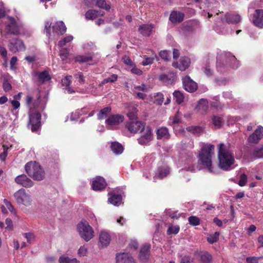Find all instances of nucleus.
<instances>
[{"mask_svg":"<svg viewBox=\"0 0 263 263\" xmlns=\"http://www.w3.org/2000/svg\"><path fill=\"white\" fill-rule=\"evenodd\" d=\"M214 158V146L212 144H204L198 155V162L209 173L215 174L217 172V168L213 164Z\"/></svg>","mask_w":263,"mask_h":263,"instance_id":"nucleus-1","label":"nucleus"},{"mask_svg":"<svg viewBox=\"0 0 263 263\" xmlns=\"http://www.w3.org/2000/svg\"><path fill=\"white\" fill-rule=\"evenodd\" d=\"M218 166L224 171H229L235 162L234 154L229 145L220 143L218 146Z\"/></svg>","mask_w":263,"mask_h":263,"instance_id":"nucleus-2","label":"nucleus"},{"mask_svg":"<svg viewBox=\"0 0 263 263\" xmlns=\"http://www.w3.org/2000/svg\"><path fill=\"white\" fill-rule=\"evenodd\" d=\"M25 171L28 175L35 180L44 179L45 173L40 165L35 161H30L25 165Z\"/></svg>","mask_w":263,"mask_h":263,"instance_id":"nucleus-3","label":"nucleus"},{"mask_svg":"<svg viewBox=\"0 0 263 263\" xmlns=\"http://www.w3.org/2000/svg\"><path fill=\"white\" fill-rule=\"evenodd\" d=\"M77 230L80 237L86 242L89 241L95 236L92 228L85 219H82L78 224Z\"/></svg>","mask_w":263,"mask_h":263,"instance_id":"nucleus-4","label":"nucleus"},{"mask_svg":"<svg viewBox=\"0 0 263 263\" xmlns=\"http://www.w3.org/2000/svg\"><path fill=\"white\" fill-rule=\"evenodd\" d=\"M41 115L36 111L30 110L29 113L28 127L32 132H36L41 127Z\"/></svg>","mask_w":263,"mask_h":263,"instance_id":"nucleus-5","label":"nucleus"},{"mask_svg":"<svg viewBox=\"0 0 263 263\" xmlns=\"http://www.w3.org/2000/svg\"><path fill=\"white\" fill-rule=\"evenodd\" d=\"M14 197L18 204H21L26 206H30L31 204V197L24 189L17 191L14 194Z\"/></svg>","mask_w":263,"mask_h":263,"instance_id":"nucleus-6","label":"nucleus"},{"mask_svg":"<svg viewBox=\"0 0 263 263\" xmlns=\"http://www.w3.org/2000/svg\"><path fill=\"white\" fill-rule=\"evenodd\" d=\"M124 120V117L119 114L112 115L105 120L107 128L109 129H114Z\"/></svg>","mask_w":263,"mask_h":263,"instance_id":"nucleus-7","label":"nucleus"},{"mask_svg":"<svg viewBox=\"0 0 263 263\" xmlns=\"http://www.w3.org/2000/svg\"><path fill=\"white\" fill-rule=\"evenodd\" d=\"M8 19L9 24L6 27V32L14 35H18L20 33V29L22 27V24L11 17H8Z\"/></svg>","mask_w":263,"mask_h":263,"instance_id":"nucleus-8","label":"nucleus"},{"mask_svg":"<svg viewBox=\"0 0 263 263\" xmlns=\"http://www.w3.org/2000/svg\"><path fill=\"white\" fill-rule=\"evenodd\" d=\"M153 139V135L151 128L147 127L141 136L138 139L139 144L141 145H146L149 144V142Z\"/></svg>","mask_w":263,"mask_h":263,"instance_id":"nucleus-9","label":"nucleus"},{"mask_svg":"<svg viewBox=\"0 0 263 263\" xmlns=\"http://www.w3.org/2000/svg\"><path fill=\"white\" fill-rule=\"evenodd\" d=\"M182 83L185 90L188 92H193L197 89V83L188 76L182 78Z\"/></svg>","mask_w":263,"mask_h":263,"instance_id":"nucleus-10","label":"nucleus"},{"mask_svg":"<svg viewBox=\"0 0 263 263\" xmlns=\"http://www.w3.org/2000/svg\"><path fill=\"white\" fill-rule=\"evenodd\" d=\"M107 183L105 179L101 176H97L92 181V188L94 191H101L105 188Z\"/></svg>","mask_w":263,"mask_h":263,"instance_id":"nucleus-11","label":"nucleus"},{"mask_svg":"<svg viewBox=\"0 0 263 263\" xmlns=\"http://www.w3.org/2000/svg\"><path fill=\"white\" fill-rule=\"evenodd\" d=\"M14 181L17 184L25 187H30L33 185V182L25 174L16 176Z\"/></svg>","mask_w":263,"mask_h":263,"instance_id":"nucleus-12","label":"nucleus"},{"mask_svg":"<svg viewBox=\"0 0 263 263\" xmlns=\"http://www.w3.org/2000/svg\"><path fill=\"white\" fill-rule=\"evenodd\" d=\"M9 48L10 51L12 52L15 53L18 51L24 50L25 46L23 41L16 39L11 41Z\"/></svg>","mask_w":263,"mask_h":263,"instance_id":"nucleus-13","label":"nucleus"},{"mask_svg":"<svg viewBox=\"0 0 263 263\" xmlns=\"http://www.w3.org/2000/svg\"><path fill=\"white\" fill-rule=\"evenodd\" d=\"M145 125L140 121H132L126 124V127L128 130L133 133L141 132L144 129Z\"/></svg>","mask_w":263,"mask_h":263,"instance_id":"nucleus-14","label":"nucleus"},{"mask_svg":"<svg viewBox=\"0 0 263 263\" xmlns=\"http://www.w3.org/2000/svg\"><path fill=\"white\" fill-rule=\"evenodd\" d=\"M170 172V170L169 167L166 164H164L162 163L159 164L158 171L157 174L154 176V181H156L157 178L162 179L163 178L166 177Z\"/></svg>","mask_w":263,"mask_h":263,"instance_id":"nucleus-15","label":"nucleus"},{"mask_svg":"<svg viewBox=\"0 0 263 263\" xmlns=\"http://www.w3.org/2000/svg\"><path fill=\"white\" fill-rule=\"evenodd\" d=\"M53 36L63 35L66 31V27L63 21H57L52 26Z\"/></svg>","mask_w":263,"mask_h":263,"instance_id":"nucleus-16","label":"nucleus"},{"mask_svg":"<svg viewBox=\"0 0 263 263\" xmlns=\"http://www.w3.org/2000/svg\"><path fill=\"white\" fill-rule=\"evenodd\" d=\"M263 136V127L258 126L255 132L251 135L248 139V142L252 143H257Z\"/></svg>","mask_w":263,"mask_h":263,"instance_id":"nucleus-17","label":"nucleus"},{"mask_svg":"<svg viewBox=\"0 0 263 263\" xmlns=\"http://www.w3.org/2000/svg\"><path fill=\"white\" fill-rule=\"evenodd\" d=\"M116 263H137L133 257L127 253H120L116 255Z\"/></svg>","mask_w":263,"mask_h":263,"instance_id":"nucleus-18","label":"nucleus"},{"mask_svg":"<svg viewBox=\"0 0 263 263\" xmlns=\"http://www.w3.org/2000/svg\"><path fill=\"white\" fill-rule=\"evenodd\" d=\"M253 24L259 28H263V10H256L252 18Z\"/></svg>","mask_w":263,"mask_h":263,"instance_id":"nucleus-19","label":"nucleus"},{"mask_svg":"<svg viewBox=\"0 0 263 263\" xmlns=\"http://www.w3.org/2000/svg\"><path fill=\"white\" fill-rule=\"evenodd\" d=\"M111 240V236L109 232L106 230H103L100 232L99 234V242L102 247L108 246Z\"/></svg>","mask_w":263,"mask_h":263,"instance_id":"nucleus-20","label":"nucleus"},{"mask_svg":"<svg viewBox=\"0 0 263 263\" xmlns=\"http://www.w3.org/2000/svg\"><path fill=\"white\" fill-rule=\"evenodd\" d=\"M190 64V59L188 57H183L180 59L179 62L173 63V66L181 71H184L188 68Z\"/></svg>","mask_w":263,"mask_h":263,"instance_id":"nucleus-21","label":"nucleus"},{"mask_svg":"<svg viewBox=\"0 0 263 263\" xmlns=\"http://www.w3.org/2000/svg\"><path fill=\"white\" fill-rule=\"evenodd\" d=\"M241 21L240 16L238 14L227 13L224 17L222 19L223 23H228L229 24H237Z\"/></svg>","mask_w":263,"mask_h":263,"instance_id":"nucleus-22","label":"nucleus"},{"mask_svg":"<svg viewBox=\"0 0 263 263\" xmlns=\"http://www.w3.org/2000/svg\"><path fill=\"white\" fill-rule=\"evenodd\" d=\"M157 138L158 139L166 140L170 138L171 135L168 129L165 127L159 128L156 132Z\"/></svg>","mask_w":263,"mask_h":263,"instance_id":"nucleus-23","label":"nucleus"},{"mask_svg":"<svg viewBox=\"0 0 263 263\" xmlns=\"http://www.w3.org/2000/svg\"><path fill=\"white\" fill-rule=\"evenodd\" d=\"M108 201L111 204L119 206L122 203V197L121 195H116L114 192L109 194Z\"/></svg>","mask_w":263,"mask_h":263,"instance_id":"nucleus-24","label":"nucleus"},{"mask_svg":"<svg viewBox=\"0 0 263 263\" xmlns=\"http://www.w3.org/2000/svg\"><path fill=\"white\" fill-rule=\"evenodd\" d=\"M150 249L151 246L148 244L144 245L141 248L139 254V257L141 260L145 261L149 258Z\"/></svg>","mask_w":263,"mask_h":263,"instance_id":"nucleus-25","label":"nucleus"},{"mask_svg":"<svg viewBox=\"0 0 263 263\" xmlns=\"http://www.w3.org/2000/svg\"><path fill=\"white\" fill-rule=\"evenodd\" d=\"M184 14L177 11H173L170 14V20L173 23H179L183 21Z\"/></svg>","mask_w":263,"mask_h":263,"instance_id":"nucleus-26","label":"nucleus"},{"mask_svg":"<svg viewBox=\"0 0 263 263\" xmlns=\"http://www.w3.org/2000/svg\"><path fill=\"white\" fill-rule=\"evenodd\" d=\"M226 62L233 68H237L239 65V62L237 60L235 56L232 55L230 53H227L225 55Z\"/></svg>","mask_w":263,"mask_h":263,"instance_id":"nucleus-27","label":"nucleus"},{"mask_svg":"<svg viewBox=\"0 0 263 263\" xmlns=\"http://www.w3.org/2000/svg\"><path fill=\"white\" fill-rule=\"evenodd\" d=\"M176 77V74L174 72L170 73L167 74H162L159 76V80L163 83L170 84H172Z\"/></svg>","mask_w":263,"mask_h":263,"instance_id":"nucleus-28","label":"nucleus"},{"mask_svg":"<svg viewBox=\"0 0 263 263\" xmlns=\"http://www.w3.org/2000/svg\"><path fill=\"white\" fill-rule=\"evenodd\" d=\"M198 257L202 263H211L212 261V256L208 252L201 251L198 253Z\"/></svg>","mask_w":263,"mask_h":263,"instance_id":"nucleus-29","label":"nucleus"},{"mask_svg":"<svg viewBox=\"0 0 263 263\" xmlns=\"http://www.w3.org/2000/svg\"><path fill=\"white\" fill-rule=\"evenodd\" d=\"M153 27L152 24L142 25L139 27V31L143 35L148 36L151 35Z\"/></svg>","mask_w":263,"mask_h":263,"instance_id":"nucleus-30","label":"nucleus"},{"mask_svg":"<svg viewBox=\"0 0 263 263\" xmlns=\"http://www.w3.org/2000/svg\"><path fill=\"white\" fill-rule=\"evenodd\" d=\"M66 38L64 37L62 41L59 42L58 46L59 48V55L62 61L66 59Z\"/></svg>","mask_w":263,"mask_h":263,"instance_id":"nucleus-31","label":"nucleus"},{"mask_svg":"<svg viewBox=\"0 0 263 263\" xmlns=\"http://www.w3.org/2000/svg\"><path fill=\"white\" fill-rule=\"evenodd\" d=\"M150 51L152 53L150 57H148L145 55H143V61L142 62V64L143 66L152 64L154 60L157 58V54L154 51L150 50Z\"/></svg>","mask_w":263,"mask_h":263,"instance_id":"nucleus-32","label":"nucleus"},{"mask_svg":"<svg viewBox=\"0 0 263 263\" xmlns=\"http://www.w3.org/2000/svg\"><path fill=\"white\" fill-rule=\"evenodd\" d=\"M34 76H37L39 81L42 83L50 80V77L47 71H44L41 72H35L34 73Z\"/></svg>","mask_w":263,"mask_h":263,"instance_id":"nucleus-33","label":"nucleus"},{"mask_svg":"<svg viewBox=\"0 0 263 263\" xmlns=\"http://www.w3.org/2000/svg\"><path fill=\"white\" fill-rule=\"evenodd\" d=\"M103 14L104 13L102 12L101 11H98L95 10H90L86 13L85 16L86 18L88 20H93L98 16L103 15Z\"/></svg>","mask_w":263,"mask_h":263,"instance_id":"nucleus-34","label":"nucleus"},{"mask_svg":"<svg viewBox=\"0 0 263 263\" xmlns=\"http://www.w3.org/2000/svg\"><path fill=\"white\" fill-rule=\"evenodd\" d=\"M200 168H198V166H195L192 164H187L184 168L180 171L181 175H184L186 172L194 173L197 170H199Z\"/></svg>","mask_w":263,"mask_h":263,"instance_id":"nucleus-35","label":"nucleus"},{"mask_svg":"<svg viewBox=\"0 0 263 263\" xmlns=\"http://www.w3.org/2000/svg\"><path fill=\"white\" fill-rule=\"evenodd\" d=\"M111 149L116 154H120L123 151L122 145L118 142H112L110 145Z\"/></svg>","mask_w":263,"mask_h":263,"instance_id":"nucleus-36","label":"nucleus"},{"mask_svg":"<svg viewBox=\"0 0 263 263\" xmlns=\"http://www.w3.org/2000/svg\"><path fill=\"white\" fill-rule=\"evenodd\" d=\"M110 111L111 108L110 107H106L101 109L97 115L98 119L103 120L106 118L107 116L110 114Z\"/></svg>","mask_w":263,"mask_h":263,"instance_id":"nucleus-37","label":"nucleus"},{"mask_svg":"<svg viewBox=\"0 0 263 263\" xmlns=\"http://www.w3.org/2000/svg\"><path fill=\"white\" fill-rule=\"evenodd\" d=\"M181 122V118L179 113H177L172 118H170L168 121V125L173 126L175 129L176 125Z\"/></svg>","mask_w":263,"mask_h":263,"instance_id":"nucleus-38","label":"nucleus"},{"mask_svg":"<svg viewBox=\"0 0 263 263\" xmlns=\"http://www.w3.org/2000/svg\"><path fill=\"white\" fill-rule=\"evenodd\" d=\"M197 109L202 112H205L208 109V102L206 100L201 99L197 106Z\"/></svg>","mask_w":263,"mask_h":263,"instance_id":"nucleus-39","label":"nucleus"},{"mask_svg":"<svg viewBox=\"0 0 263 263\" xmlns=\"http://www.w3.org/2000/svg\"><path fill=\"white\" fill-rule=\"evenodd\" d=\"M223 120L221 117L214 116L212 118V123L215 128H219L223 125Z\"/></svg>","mask_w":263,"mask_h":263,"instance_id":"nucleus-40","label":"nucleus"},{"mask_svg":"<svg viewBox=\"0 0 263 263\" xmlns=\"http://www.w3.org/2000/svg\"><path fill=\"white\" fill-rule=\"evenodd\" d=\"M186 130L188 132H190L194 134V135H196L197 136L202 134L204 131V129L202 127L194 126L187 127L186 128Z\"/></svg>","mask_w":263,"mask_h":263,"instance_id":"nucleus-41","label":"nucleus"},{"mask_svg":"<svg viewBox=\"0 0 263 263\" xmlns=\"http://www.w3.org/2000/svg\"><path fill=\"white\" fill-rule=\"evenodd\" d=\"M173 96L176 102L179 104L182 103L184 101V97L183 93L179 90L175 91L173 93Z\"/></svg>","mask_w":263,"mask_h":263,"instance_id":"nucleus-42","label":"nucleus"},{"mask_svg":"<svg viewBox=\"0 0 263 263\" xmlns=\"http://www.w3.org/2000/svg\"><path fill=\"white\" fill-rule=\"evenodd\" d=\"M92 57L90 55H78L75 58V61L79 63H89L91 61Z\"/></svg>","mask_w":263,"mask_h":263,"instance_id":"nucleus-43","label":"nucleus"},{"mask_svg":"<svg viewBox=\"0 0 263 263\" xmlns=\"http://www.w3.org/2000/svg\"><path fill=\"white\" fill-rule=\"evenodd\" d=\"M179 230L180 227L178 226L170 224L167 230V234L168 235L176 234L179 232Z\"/></svg>","mask_w":263,"mask_h":263,"instance_id":"nucleus-44","label":"nucleus"},{"mask_svg":"<svg viewBox=\"0 0 263 263\" xmlns=\"http://www.w3.org/2000/svg\"><path fill=\"white\" fill-rule=\"evenodd\" d=\"M219 233L216 232L214 234L210 235L207 238V240L210 243H213L218 241Z\"/></svg>","mask_w":263,"mask_h":263,"instance_id":"nucleus-45","label":"nucleus"},{"mask_svg":"<svg viewBox=\"0 0 263 263\" xmlns=\"http://www.w3.org/2000/svg\"><path fill=\"white\" fill-rule=\"evenodd\" d=\"M253 155L257 158H263V146L256 147L253 152Z\"/></svg>","mask_w":263,"mask_h":263,"instance_id":"nucleus-46","label":"nucleus"},{"mask_svg":"<svg viewBox=\"0 0 263 263\" xmlns=\"http://www.w3.org/2000/svg\"><path fill=\"white\" fill-rule=\"evenodd\" d=\"M95 5L99 8L108 10L110 9L109 5H107L105 0H97Z\"/></svg>","mask_w":263,"mask_h":263,"instance_id":"nucleus-47","label":"nucleus"},{"mask_svg":"<svg viewBox=\"0 0 263 263\" xmlns=\"http://www.w3.org/2000/svg\"><path fill=\"white\" fill-rule=\"evenodd\" d=\"M88 253V249L86 246H82L80 247L78 250V255L80 257H84L86 256Z\"/></svg>","mask_w":263,"mask_h":263,"instance_id":"nucleus-48","label":"nucleus"},{"mask_svg":"<svg viewBox=\"0 0 263 263\" xmlns=\"http://www.w3.org/2000/svg\"><path fill=\"white\" fill-rule=\"evenodd\" d=\"M118 79V76L116 74H112L110 77L104 79L101 83L102 84H105L107 83H114L117 81Z\"/></svg>","mask_w":263,"mask_h":263,"instance_id":"nucleus-49","label":"nucleus"},{"mask_svg":"<svg viewBox=\"0 0 263 263\" xmlns=\"http://www.w3.org/2000/svg\"><path fill=\"white\" fill-rule=\"evenodd\" d=\"M163 99V95L161 93H158L154 97V102L157 105H161Z\"/></svg>","mask_w":263,"mask_h":263,"instance_id":"nucleus-50","label":"nucleus"},{"mask_svg":"<svg viewBox=\"0 0 263 263\" xmlns=\"http://www.w3.org/2000/svg\"><path fill=\"white\" fill-rule=\"evenodd\" d=\"M138 110L136 107L130 108L127 113V116L130 119H134L136 118Z\"/></svg>","mask_w":263,"mask_h":263,"instance_id":"nucleus-51","label":"nucleus"},{"mask_svg":"<svg viewBox=\"0 0 263 263\" xmlns=\"http://www.w3.org/2000/svg\"><path fill=\"white\" fill-rule=\"evenodd\" d=\"M4 202L5 206L9 210L11 214L16 215L15 209L12 204L6 199L4 200Z\"/></svg>","mask_w":263,"mask_h":263,"instance_id":"nucleus-52","label":"nucleus"},{"mask_svg":"<svg viewBox=\"0 0 263 263\" xmlns=\"http://www.w3.org/2000/svg\"><path fill=\"white\" fill-rule=\"evenodd\" d=\"M180 263H195V261L191 256L185 255L181 258Z\"/></svg>","mask_w":263,"mask_h":263,"instance_id":"nucleus-53","label":"nucleus"},{"mask_svg":"<svg viewBox=\"0 0 263 263\" xmlns=\"http://www.w3.org/2000/svg\"><path fill=\"white\" fill-rule=\"evenodd\" d=\"M134 89L135 91H142L143 92H146L148 90V87L144 84H142L140 85L134 86Z\"/></svg>","mask_w":263,"mask_h":263,"instance_id":"nucleus-54","label":"nucleus"},{"mask_svg":"<svg viewBox=\"0 0 263 263\" xmlns=\"http://www.w3.org/2000/svg\"><path fill=\"white\" fill-rule=\"evenodd\" d=\"M50 26L51 23L49 22H45V28H44V33L46 34V36L48 38H50L51 34L50 33Z\"/></svg>","mask_w":263,"mask_h":263,"instance_id":"nucleus-55","label":"nucleus"},{"mask_svg":"<svg viewBox=\"0 0 263 263\" xmlns=\"http://www.w3.org/2000/svg\"><path fill=\"white\" fill-rule=\"evenodd\" d=\"M189 223L192 226H198L199 224V219L196 216H191L188 219Z\"/></svg>","mask_w":263,"mask_h":263,"instance_id":"nucleus-56","label":"nucleus"},{"mask_svg":"<svg viewBox=\"0 0 263 263\" xmlns=\"http://www.w3.org/2000/svg\"><path fill=\"white\" fill-rule=\"evenodd\" d=\"M3 152L0 154V159L2 161H4L8 155V150L9 147L5 145H3Z\"/></svg>","mask_w":263,"mask_h":263,"instance_id":"nucleus-57","label":"nucleus"},{"mask_svg":"<svg viewBox=\"0 0 263 263\" xmlns=\"http://www.w3.org/2000/svg\"><path fill=\"white\" fill-rule=\"evenodd\" d=\"M203 73L207 76V77H211L213 76V71L211 68H210V66L209 65H206L203 68Z\"/></svg>","mask_w":263,"mask_h":263,"instance_id":"nucleus-58","label":"nucleus"},{"mask_svg":"<svg viewBox=\"0 0 263 263\" xmlns=\"http://www.w3.org/2000/svg\"><path fill=\"white\" fill-rule=\"evenodd\" d=\"M247 181V176L246 174H242L240 176V179L238 182V184L240 186H243L246 185Z\"/></svg>","mask_w":263,"mask_h":263,"instance_id":"nucleus-59","label":"nucleus"},{"mask_svg":"<svg viewBox=\"0 0 263 263\" xmlns=\"http://www.w3.org/2000/svg\"><path fill=\"white\" fill-rule=\"evenodd\" d=\"M17 62V58L16 57H13L11 59L10 64V68L11 69L14 70L17 69L16 64Z\"/></svg>","mask_w":263,"mask_h":263,"instance_id":"nucleus-60","label":"nucleus"},{"mask_svg":"<svg viewBox=\"0 0 263 263\" xmlns=\"http://www.w3.org/2000/svg\"><path fill=\"white\" fill-rule=\"evenodd\" d=\"M5 228L8 230H11L13 228V224L11 219L7 218L5 220Z\"/></svg>","mask_w":263,"mask_h":263,"instance_id":"nucleus-61","label":"nucleus"},{"mask_svg":"<svg viewBox=\"0 0 263 263\" xmlns=\"http://www.w3.org/2000/svg\"><path fill=\"white\" fill-rule=\"evenodd\" d=\"M25 238L27 239V242L29 243H31L32 241V240L34 239V235L32 233H25L23 234Z\"/></svg>","mask_w":263,"mask_h":263,"instance_id":"nucleus-62","label":"nucleus"},{"mask_svg":"<svg viewBox=\"0 0 263 263\" xmlns=\"http://www.w3.org/2000/svg\"><path fill=\"white\" fill-rule=\"evenodd\" d=\"M259 257H249L246 259L247 263H258Z\"/></svg>","mask_w":263,"mask_h":263,"instance_id":"nucleus-63","label":"nucleus"},{"mask_svg":"<svg viewBox=\"0 0 263 263\" xmlns=\"http://www.w3.org/2000/svg\"><path fill=\"white\" fill-rule=\"evenodd\" d=\"M159 56L165 60H168L169 57V54L166 50L161 51L159 53Z\"/></svg>","mask_w":263,"mask_h":263,"instance_id":"nucleus-64","label":"nucleus"}]
</instances>
